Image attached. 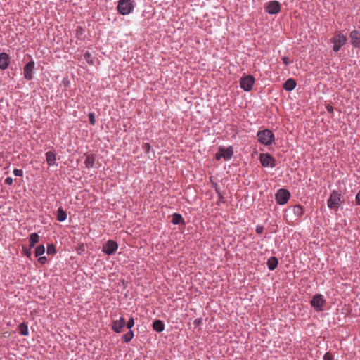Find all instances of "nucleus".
I'll return each instance as SVG.
<instances>
[{"label":"nucleus","mask_w":360,"mask_h":360,"mask_svg":"<svg viewBox=\"0 0 360 360\" xmlns=\"http://www.w3.org/2000/svg\"><path fill=\"white\" fill-rule=\"evenodd\" d=\"M34 68V63L30 61L24 67V77L27 79H31L33 75V69Z\"/></svg>","instance_id":"obj_14"},{"label":"nucleus","mask_w":360,"mask_h":360,"mask_svg":"<svg viewBox=\"0 0 360 360\" xmlns=\"http://www.w3.org/2000/svg\"><path fill=\"white\" fill-rule=\"evenodd\" d=\"M126 325L124 319L121 316L112 322V330L116 333H120Z\"/></svg>","instance_id":"obj_11"},{"label":"nucleus","mask_w":360,"mask_h":360,"mask_svg":"<svg viewBox=\"0 0 360 360\" xmlns=\"http://www.w3.org/2000/svg\"><path fill=\"white\" fill-rule=\"evenodd\" d=\"M282 60L285 65H288L290 63V59L287 56L283 57Z\"/></svg>","instance_id":"obj_37"},{"label":"nucleus","mask_w":360,"mask_h":360,"mask_svg":"<svg viewBox=\"0 0 360 360\" xmlns=\"http://www.w3.org/2000/svg\"><path fill=\"white\" fill-rule=\"evenodd\" d=\"M171 221L173 224H175V225L180 224H185L184 218L182 217L181 214H179V213H174L172 214V218Z\"/></svg>","instance_id":"obj_22"},{"label":"nucleus","mask_w":360,"mask_h":360,"mask_svg":"<svg viewBox=\"0 0 360 360\" xmlns=\"http://www.w3.org/2000/svg\"><path fill=\"white\" fill-rule=\"evenodd\" d=\"M200 322H201V319H196L194 321V324H195V325H198Z\"/></svg>","instance_id":"obj_44"},{"label":"nucleus","mask_w":360,"mask_h":360,"mask_svg":"<svg viewBox=\"0 0 360 360\" xmlns=\"http://www.w3.org/2000/svg\"><path fill=\"white\" fill-rule=\"evenodd\" d=\"M13 173L15 176H22V169H14Z\"/></svg>","instance_id":"obj_33"},{"label":"nucleus","mask_w":360,"mask_h":360,"mask_svg":"<svg viewBox=\"0 0 360 360\" xmlns=\"http://www.w3.org/2000/svg\"><path fill=\"white\" fill-rule=\"evenodd\" d=\"M56 219L58 221H64L67 219V213L62 207H58L56 212Z\"/></svg>","instance_id":"obj_21"},{"label":"nucleus","mask_w":360,"mask_h":360,"mask_svg":"<svg viewBox=\"0 0 360 360\" xmlns=\"http://www.w3.org/2000/svg\"><path fill=\"white\" fill-rule=\"evenodd\" d=\"M219 151L221 153V155L225 160H230L233 155V148L231 146H229L227 148L224 146H220L219 147Z\"/></svg>","instance_id":"obj_13"},{"label":"nucleus","mask_w":360,"mask_h":360,"mask_svg":"<svg viewBox=\"0 0 360 360\" xmlns=\"http://www.w3.org/2000/svg\"><path fill=\"white\" fill-rule=\"evenodd\" d=\"M39 236L37 233H32L30 236V247L32 248L34 245L39 242Z\"/></svg>","instance_id":"obj_25"},{"label":"nucleus","mask_w":360,"mask_h":360,"mask_svg":"<svg viewBox=\"0 0 360 360\" xmlns=\"http://www.w3.org/2000/svg\"><path fill=\"white\" fill-rule=\"evenodd\" d=\"M259 161L264 167L274 168L276 165L275 158L269 153H261L259 155Z\"/></svg>","instance_id":"obj_5"},{"label":"nucleus","mask_w":360,"mask_h":360,"mask_svg":"<svg viewBox=\"0 0 360 360\" xmlns=\"http://www.w3.org/2000/svg\"><path fill=\"white\" fill-rule=\"evenodd\" d=\"M255 84V78L252 75L243 77L240 79V86L245 91L252 90Z\"/></svg>","instance_id":"obj_7"},{"label":"nucleus","mask_w":360,"mask_h":360,"mask_svg":"<svg viewBox=\"0 0 360 360\" xmlns=\"http://www.w3.org/2000/svg\"><path fill=\"white\" fill-rule=\"evenodd\" d=\"M356 203L357 205L360 206V190L357 193L356 198H355Z\"/></svg>","instance_id":"obj_36"},{"label":"nucleus","mask_w":360,"mask_h":360,"mask_svg":"<svg viewBox=\"0 0 360 360\" xmlns=\"http://www.w3.org/2000/svg\"><path fill=\"white\" fill-rule=\"evenodd\" d=\"M153 328L157 332H162L165 330V324L161 320H155L153 323Z\"/></svg>","instance_id":"obj_20"},{"label":"nucleus","mask_w":360,"mask_h":360,"mask_svg":"<svg viewBox=\"0 0 360 360\" xmlns=\"http://www.w3.org/2000/svg\"><path fill=\"white\" fill-rule=\"evenodd\" d=\"M134 8V4L131 0H119L117 9L121 15H129Z\"/></svg>","instance_id":"obj_2"},{"label":"nucleus","mask_w":360,"mask_h":360,"mask_svg":"<svg viewBox=\"0 0 360 360\" xmlns=\"http://www.w3.org/2000/svg\"><path fill=\"white\" fill-rule=\"evenodd\" d=\"M347 40V38L345 34L340 32L337 33L331 39V41L333 44V50L335 52L339 51L340 49L345 44Z\"/></svg>","instance_id":"obj_3"},{"label":"nucleus","mask_w":360,"mask_h":360,"mask_svg":"<svg viewBox=\"0 0 360 360\" xmlns=\"http://www.w3.org/2000/svg\"><path fill=\"white\" fill-rule=\"evenodd\" d=\"M46 160L49 166L56 165V154L52 151H48L46 153Z\"/></svg>","instance_id":"obj_17"},{"label":"nucleus","mask_w":360,"mask_h":360,"mask_svg":"<svg viewBox=\"0 0 360 360\" xmlns=\"http://www.w3.org/2000/svg\"><path fill=\"white\" fill-rule=\"evenodd\" d=\"M47 254L48 255H50V254H55L56 253V248L54 247V245L53 244H49L47 245Z\"/></svg>","instance_id":"obj_29"},{"label":"nucleus","mask_w":360,"mask_h":360,"mask_svg":"<svg viewBox=\"0 0 360 360\" xmlns=\"http://www.w3.org/2000/svg\"><path fill=\"white\" fill-rule=\"evenodd\" d=\"M323 360H334V358L330 352H326L323 357Z\"/></svg>","instance_id":"obj_31"},{"label":"nucleus","mask_w":360,"mask_h":360,"mask_svg":"<svg viewBox=\"0 0 360 360\" xmlns=\"http://www.w3.org/2000/svg\"><path fill=\"white\" fill-rule=\"evenodd\" d=\"M326 108L328 112L332 113L333 112V107L331 105H327Z\"/></svg>","instance_id":"obj_39"},{"label":"nucleus","mask_w":360,"mask_h":360,"mask_svg":"<svg viewBox=\"0 0 360 360\" xmlns=\"http://www.w3.org/2000/svg\"><path fill=\"white\" fill-rule=\"evenodd\" d=\"M28 334V328L27 326L24 323V336L27 335Z\"/></svg>","instance_id":"obj_42"},{"label":"nucleus","mask_w":360,"mask_h":360,"mask_svg":"<svg viewBox=\"0 0 360 360\" xmlns=\"http://www.w3.org/2000/svg\"><path fill=\"white\" fill-rule=\"evenodd\" d=\"M18 330H19L20 334L22 335V323H20L18 325Z\"/></svg>","instance_id":"obj_41"},{"label":"nucleus","mask_w":360,"mask_h":360,"mask_svg":"<svg viewBox=\"0 0 360 360\" xmlns=\"http://www.w3.org/2000/svg\"><path fill=\"white\" fill-rule=\"evenodd\" d=\"M222 155H221V153L219 151L218 153H216L215 155V158L217 160H219L221 158H222Z\"/></svg>","instance_id":"obj_40"},{"label":"nucleus","mask_w":360,"mask_h":360,"mask_svg":"<svg viewBox=\"0 0 360 360\" xmlns=\"http://www.w3.org/2000/svg\"><path fill=\"white\" fill-rule=\"evenodd\" d=\"M290 198V193L285 188H280L275 195V199L278 205H283Z\"/></svg>","instance_id":"obj_4"},{"label":"nucleus","mask_w":360,"mask_h":360,"mask_svg":"<svg viewBox=\"0 0 360 360\" xmlns=\"http://www.w3.org/2000/svg\"><path fill=\"white\" fill-rule=\"evenodd\" d=\"M8 65V56L5 53L0 54V69L5 70Z\"/></svg>","instance_id":"obj_18"},{"label":"nucleus","mask_w":360,"mask_h":360,"mask_svg":"<svg viewBox=\"0 0 360 360\" xmlns=\"http://www.w3.org/2000/svg\"><path fill=\"white\" fill-rule=\"evenodd\" d=\"M84 59L90 65H94V58L92 57L90 52L86 51L84 55Z\"/></svg>","instance_id":"obj_27"},{"label":"nucleus","mask_w":360,"mask_h":360,"mask_svg":"<svg viewBox=\"0 0 360 360\" xmlns=\"http://www.w3.org/2000/svg\"><path fill=\"white\" fill-rule=\"evenodd\" d=\"M297 83L292 78L288 79L283 84V88L286 91H291L296 87Z\"/></svg>","instance_id":"obj_16"},{"label":"nucleus","mask_w":360,"mask_h":360,"mask_svg":"<svg viewBox=\"0 0 360 360\" xmlns=\"http://www.w3.org/2000/svg\"><path fill=\"white\" fill-rule=\"evenodd\" d=\"M134 319L133 317H131L128 321L126 323V325L127 326V328L129 329V330H131V328L134 327Z\"/></svg>","instance_id":"obj_28"},{"label":"nucleus","mask_w":360,"mask_h":360,"mask_svg":"<svg viewBox=\"0 0 360 360\" xmlns=\"http://www.w3.org/2000/svg\"><path fill=\"white\" fill-rule=\"evenodd\" d=\"M118 249V244L112 240H108L102 247V251L107 255L114 254Z\"/></svg>","instance_id":"obj_8"},{"label":"nucleus","mask_w":360,"mask_h":360,"mask_svg":"<svg viewBox=\"0 0 360 360\" xmlns=\"http://www.w3.org/2000/svg\"><path fill=\"white\" fill-rule=\"evenodd\" d=\"M349 37L352 44L358 48L360 46V33L357 30H353L350 32Z\"/></svg>","instance_id":"obj_15"},{"label":"nucleus","mask_w":360,"mask_h":360,"mask_svg":"<svg viewBox=\"0 0 360 360\" xmlns=\"http://www.w3.org/2000/svg\"><path fill=\"white\" fill-rule=\"evenodd\" d=\"M311 305L317 311H321L323 310V307L326 303L323 296L321 294L314 295L311 302Z\"/></svg>","instance_id":"obj_9"},{"label":"nucleus","mask_w":360,"mask_h":360,"mask_svg":"<svg viewBox=\"0 0 360 360\" xmlns=\"http://www.w3.org/2000/svg\"><path fill=\"white\" fill-rule=\"evenodd\" d=\"M288 211L293 215V219L297 220L304 214V207L301 205H295L290 207Z\"/></svg>","instance_id":"obj_12"},{"label":"nucleus","mask_w":360,"mask_h":360,"mask_svg":"<svg viewBox=\"0 0 360 360\" xmlns=\"http://www.w3.org/2000/svg\"><path fill=\"white\" fill-rule=\"evenodd\" d=\"M265 11L269 14H277L281 11V4L277 1H271L265 6Z\"/></svg>","instance_id":"obj_10"},{"label":"nucleus","mask_w":360,"mask_h":360,"mask_svg":"<svg viewBox=\"0 0 360 360\" xmlns=\"http://www.w3.org/2000/svg\"><path fill=\"white\" fill-rule=\"evenodd\" d=\"M95 160H96V158H95L94 155H93V154L87 155L86 160L84 161L85 167L87 169L94 167Z\"/></svg>","instance_id":"obj_19"},{"label":"nucleus","mask_w":360,"mask_h":360,"mask_svg":"<svg viewBox=\"0 0 360 360\" xmlns=\"http://www.w3.org/2000/svg\"><path fill=\"white\" fill-rule=\"evenodd\" d=\"M23 253H24V255L29 256V255H30V250L24 249Z\"/></svg>","instance_id":"obj_43"},{"label":"nucleus","mask_w":360,"mask_h":360,"mask_svg":"<svg viewBox=\"0 0 360 360\" xmlns=\"http://www.w3.org/2000/svg\"><path fill=\"white\" fill-rule=\"evenodd\" d=\"M143 148L146 153H149L150 150V146L149 143H146L143 146Z\"/></svg>","instance_id":"obj_35"},{"label":"nucleus","mask_w":360,"mask_h":360,"mask_svg":"<svg viewBox=\"0 0 360 360\" xmlns=\"http://www.w3.org/2000/svg\"><path fill=\"white\" fill-rule=\"evenodd\" d=\"M263 231H264V227H263V226H262V225H257V226H256V232H257V233H262L263 232Z\"/></svg>","instance_id":"obj_34"},{"label":"nucleus","mask_w":360,"mask_h":360,"mask_svg":"<svg viewBox=\"0 0 360 360\" xmlns=\"http://www.w3.org/2000/svg\"><path fill=\"white\" fill-rule=\"evenodd\" d=\"M45 252V248L43 245H39L36 247L34 254L36 257L42 255Z\"/></svg>","instance_id":"obj_26"},{"label":"nucleus","mask_w":360,"mask_h":360,"mask_svg":"<svg viewBox=\"0 0 360 360\" xmlns=\"http://www.w3.org/2000/svg\"><path fill=\"white\" fill-rule=\"evenodd\" d=\"M4 183L7 185H11L13 183V179L11 177L6 178Z\"/></svg>","instance_id":"obj_38"},{"label":"nucleus","mask_w":360,"mask_h":360,"mask_svg":"<svg viewBox=\"0 0 360 360\" xmlns=\"http://www.w3.org/2000/svg\"><path fill=\"white\" fill-rule=\"evenodd\" d=\"M134 337V333L132 330H129L122 336V340L124 342H129Z\"/></svg>","instance_id":"obj_24"},{"label":"nucleus","mask_w":360,"mask_h":360,"mask_svg":"<svg viewBox=\"0 0 360 360\" xmlns=\"http://www.w3.org/2000/svg\"><path fill=\"white\" fill-rule=\"evenodd\" d=\"M257 136L259 142L264 146H269L275 141V136L269 129L259 131L257 134Z\"/></svg>","instance_id":"obj_1"},{"label":"nucleus","mask_w":360,"mask_h":360,"mask_svg":"<svg viewBox=\"0 0 360 360\" xmlns=\"http://www.w3.org/2000/svg\"><path fill=\"white\" fill-rule=\"evenodd\" d=\"M89 123L92 125H94L95 123H96V119H95V115H94V112H90L89 114Z\"/></svg>","instance_id":"obj_30"},{"label":"nucleus","mask_w":360,"mask_h":360,"mask_svg":"<svg viewBox=\"0 0 360 360\" xmlns=\"http://www.w3.org/2000/svg\"><path fill=\"white\" fill-rule=\"evenodd\" d=\"M341 202V195L336 191H333L327 201L328 207L330 209L338 207Z\"/></svg>","instance_id":"obj_6"},{"label":"nucleus","mask_w":360,"mask_h":360,"mask_svg":"<svg viewBox=\"0 0 360 360\" xmlns=\"http://www.w3.org/2000/svg\"><path fill=\"white\" fill-rule=\"evenodd\" d=\"M278 259L275 257H270L267 261V266L269 270H274L278 266Z\"/></svg>","instance_id":"obj_23"},{"label":"nucleus","mask_w":360,"mask_h":360,"mask_svg":"<svg viewBox=\"0 0 360 360\" xmlns=\"http://www.w3.org/2000/svg\"><path fill=\"white\" fill-rule=\"evenodd\" d=\"M38 262L41 264H45L47 262V258L45 256H39L38 258Z\"/></svg>","instance_id":"obj_32"}]
</instances>
